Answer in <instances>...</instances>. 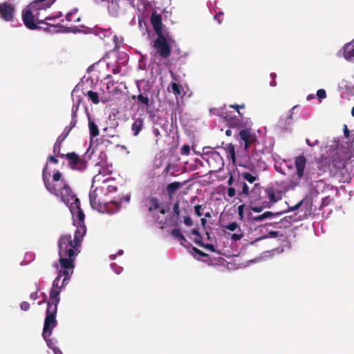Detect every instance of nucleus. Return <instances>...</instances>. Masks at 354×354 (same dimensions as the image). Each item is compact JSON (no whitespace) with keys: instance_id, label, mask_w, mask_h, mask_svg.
<instances>
[{"instance_id":"obj_1","label":"nucleus","mask_w":354,"mask_h":354,"mask_svg":"<svg viewBox=\"0 0 354 354\" xmlns=\"http://www.w3.org/2000/svg\"><path fill=\"white\" fill-rule=\"evenodd\" d=\"M295 165L296 167V174L292 176L290 180V186L295 188L300 184L301 179H304L307 183H310L313 179H316L322 173L329 171L333 175V169L329 160L327 158H322L316 162V167L318 171L315 172L316 169L314 167H309L305 171L306 165V158L304 155H300L295 158Z\"/></svg>"},{"instance_id":"obj_2","label":"nucleus","mask_w":354,"mask_h":354,"mask_svg":"<svg viewBox=\"0 0 354 354\" xmlns=\"http://www.w3.org/2000/svg\"><path fill=\"white\" fill-rule=\"evenodd\" d=\"M53 3L46 0H33L22 11L21 17L25 26L30 30L41 28L38 25L55 17H44L43 13ZM57 17H56L57 18Z\"/></svg>"},{"instance_id":"obj_3","label":"nucleus","mask_w":354,"mask_h":354,"mask_svg":"<svg viewBox=\"0 0 354 354\" xmlns=\"http://www.w3.org/2000/svg\"><path fill=\"white\" fill-rule=\"evenodd\" d=\"M78 246L73 244L71 235H62L60 236L58 248H59V262L63 270V275L64 276V282L71 277L75 267V259L77 254Z\"/></svg>"},{"instance_id":"obj_4","label":"nucleus","mask_w":354,"mask_h":354,"mask_svg":"<svg viewBox=\"0 0 354 354\" xmlns=\"http://www.w3.org/2000/svg\"><path fill=\"white\" fill-rule=\"evenodd\" d=\"M48 164L42 171V178L46 189L52 194L57 196L65 204L68 205L73 200L75 194L64 178L59 171H55L53 175V181L47 176Z\"/></svg>"},{"instance_id":"obj_5","label":"nucleus","mask_w":354,"mask_h":354,"mask_svg":"<svg viewBox=\"0 0 354 354\" xmlns=\"http://www.w3.org/2000/svg\"><path fill=\"white\" fill-rule=\"evenodd\" d=\"M235 133L240 142L243 143V150L248 159L255 161L260 160L263 151L257 149L259 142L256 133L251 129H242L239 132L236 131Z\"/></svg>"},{"instance_id":"obj_6","label":"nucleus","mask_w":354,"mask_h":354,"mask_svg":"<svg viewBox=\"0 0 354 354\" xmlns=\"http://www.w3.org/2000/svg\"><path fill=\"white\" fill-rule=\"evenodd\" d=\"M99 192H102L101 189L95 188L89 193V201L91 206L93 209H96L102 212H107L110 214L117 212L120 209V203L111 201L109 203H102L98 198Z\"/></svg>"},{"instance_id":"obj_7","label":"nucleus","mask_w":354,"mask_h":354,"mask_svg":"<svg viewBox=\"0 0 354 354\" xmlns=\"http://www.w3.org/2000/svg\"><path fill=\"white\" fill-rule=\"evenodd\" d=\"M152 47L155 50L156 55L161 59H168L171 54V47L163 35H158L153 41Z\"/></svg>"},{"instance_id":"obj_8","label":"nucleus","mask_w":354,"mask_h":354,"mask_svg":"<svg viewBox=\"0 0 354 354\" xmlns=\"http://www.w3.org/2000/svg\"><path fill=\"white\" fill-rule=\"evenodd\" d=\"M235 185H240L241 189H238L239 196H245L249 197L250 200H255L257 199V195H259L261 193L262 187L259 183L254 184V187L251 190L246 183L243 180H241L239 177L236 180H235Z\"/></svg>"},{"instance_id":"obj_9","label":"nucleus","mask_w":354,"mask_h":354,"mask_svg":"<svg viewBox=\"0 0 354 354\" xmlns=\"http://www.w3.org/2000/svg\"><path fill=\"white\" fill-rule=\"evenodd\" d=\"M68 162L69 167L73 170H77L80 171H84L88 165L87 160L84 157H80L75 152H70L64 155Z\"/></svg>"},{"instance_id":"obj_10","label":"nucleus","mask_w":354,"mask_h":354,"mask_svg":"<svg viewBox=\"0 0 354 354\" xmlns=\"http://www.w3.org/2000/svg\"><path fill=\"white\" fill-rule=\"evenodd\" d=\"M348 160V154L346 152H335L333 157L331 167L333 169V176L339 177V174H342L345 169L346 161Z\"/></svg>"},{"instance_id":"obj_11","label":"nucleus","mask_w":354,"mask_h":354,"mask_svg":"<svg viewBox=\"0 0 354 354\" xmlns=\"http://www.w3.org/2000/svg\"><path fill=\"white\" fill-rule=\"evenodd\" d=\"M59 290L53 289L50 292L46 316L55 317L57 311V305L59 302Z\"/></svg>"},{"instance_id":"obj_12","label":"nucleus","mask_w":354,"mask_h":354,"mask_svg":"<svg viewBox=\"0 0 354 354\" xmlns=\"http://www.w3.org/2000/svg\"><path fill=\"white\" fill-rule=\"evenodd\" d=\"M203 159H205L209 166L215 171L221 169L223 166V158L220 156L219 153L216 151H211L205 153Z\"/></svg>"},{"instance_id":"obj_13","label":"nucleus","mask_w":354,"mask_h":354,"mask_svg":"<svg viewBox=\"0 0 354 354\" xmlns=\"http://www.w3.org/2000/svg\"><path fill=\"white\" fill-rule=\"evenodd\" d=\"M70 203H71L70 209H71V214H73V216H75L77 217V218L79 221L80 225H84L85 216L83 212V210L82 209V208L80 207V201L79 198H77L75 196L73 200L71 201Z\"/></svg>"},{"instance_id":"obj_14","label":"nucleus","mask_w":354,"mask_h":354,"mask_svg":"<svg viewBox=\"0 0 354 354\" xmlns=\"http://www.w3.org/2000/svg\"><path fill=\"white\" fill-rule=\"evenodd\" d=\"M57 326V320L55 317L46 316L43 328L42 336L44 339L48 342V339L52 334L53 329Z\"/></svg>"},{"instance_id":"obj_15","label":"nucleus","mask_w":354,"mask_h":354,"mask_svg":"<svg viewBox=\"0 0 354 354\" xmlns=\"http://www.w3.org/2000/svg\"><path fill=\"white\" fill-rule=\"evenodd\" d=\"M15 8L10 3L4 2L0 4V17L6 21H11L13 19Z\"/></svg>"},{"instance_id":"obj_16","label":"nucleus","mask_w":354,"mask_h":354,"mask_svg":"<svg viewBox=\"0 0 354 354\" xmlns=\"http://www.w3.org/2000/svg\"><path fill=\"white\" fill-rule=\"evenodd\" d=\"M250 209L255 212H261L264 208L270 207L268 203H266V200H263L261 193L257 195V199L250 200Z\"/></svg>"},{"instance_id":"obj_17","label":"nucleus","mask_w":354,"mask_h":354,"mask_svg":"<svg viewBox=\"0 0 354 354\" xmlns=\"http://www.w3.org/2000/svg\"><path fill=\"white\" fill-rule=\"evenodd\" d=\"M151 23L157 35H163L162 17L160 15L153 12L151 15Z\"/></svg>"},{"instance_id":"obj_18","label":"nucleus","mask_w":354,"mask_h":354,"mask_svg":"<svg viewBox=\"0 0 354 354\" xmlns=\"http://www.w3.org/2000/svg\"><path fill=\"white\" fill-rule=\"evenodd\" d=\"M131 99L133 100H137V104L139 108L147 109L151 106L150 99L148 95L144 92L143 93H140L138 95H132Z\"/></svg>"},{"instance_id":"obj_19","label":"nucleus","mask_w":354,"mask_h":354,"mask_svg":"<svg viewBox=\"0 0 354 354\" xmlns=\"http://www.w3.org/2000/svg\"><path fill=\"white\" fill-rule=\"evenodd\" d=\"M263 191V194L261 195V197H263V200H266V203H268L269 207L276 203L278 201V198L276 196V192L274 188L272 187H268L266 189H261V191Z\"/></svg>"},{"instance_id":"obj_20","label":"nucleus","mask_w":354,"mask_h":354,"mask_svg":"<svg viewBox=\"0 0 354 354\" xmlns=\"http://www.w3.org/2000/svg\"><path fill=\"white\" fill-rule=\"evenodd\" d=\"M342 54L347 61H354V39L344 46L342 48Z\"/></svg>"},{"instance_id":"obj_21","label":"nucleus","mask_w":354,"mask_h":354,"mask_svg":"<svg viewBox=\"0 0 354 354\" xmlns=\"http://www.w3.org/2000/svg\"><path fill=\"white\" fill-rule=\"evenodd\" d=\"M223 114L225 115L223 118H225L229 127L236 129V131L238 132V130L242 127L241 120L236 116H231L227 113H223Z\"/></svg>"},{"instance_id":"obj_22","label":"nucleus","mask_w":354,"mask_h":354,"mask_svg":"<svg viewBox=\"0 0 354 354\" xmlns=\"http://www.w3.org/2000/svg\"><path fill=\"white\" fill-rule=\"evenodd\" d=\"M224 228L230 230V231H235L236 230H238V232L239 233H234L232 235V239L234 241H238L242 239L243 237V233L241 232V228L238 225V224L236 222H232L228 223L226 225L223 226Z\"/></svg>"},{"instance_id":"obj_23","label":"nucleus","mask_w":354,"mask_h":354,"mask_svg":"<svg viewBox=\"0 0 354 354\" xmlns=\"http://www.w3.org/2000/svg\"><path fill=\"white\" fill-rule=\"evenodd\" d=\"M86 232V229L85 225H80V227L76 230L74 234V239L73 240L75 245H77L78 247L80 245Z\"/></svg>"},{"instance_id":"obj_24","label":"nucleus","mask_w":354,"mask_h":354,"mask_svg":"<svg viewBox=\"0 0 354 354\" xmlns=\"http://www.w3.org/2000/svg\"><path fill=\"white\" fill-rule=\"evenodd\" d=\"M144 127V120L141 118H138L134 120L131 125V131L134 136H137L142 130Z\"/></svg>"},{"instance_id":"obj_25","label":"nucleus","mask_w":354,"mask_h":354,"mask_svg":"<svg viewBox=\"0 0 354 354\" xmlns=\"http://www.w3.org/2000/svg\"><path fill=\"white\" fill-rule=\"evenodd\" d=\"M167 91L168 92L173 93L176 97H183L185 95V92L183 91L182 86L179 84L174 82H172L170 84L167 88Z\"/></svg>"},{"instance_id":"obj_26","label":"nucleus","mask_w":354,"mask_h":354,"mask_svg":"<svg viewBox=\"0 0 354 354\" xmlns=\"http://www.w3.org/2000/svg\"><path fill=\"white\" fill-rule=\"evenodd\" d=\"M281 214H282L281 212L273 213L272 212L267 211L261 215L252 217L251 220H252V221L256 222V223L261 222L266 218H272L274 216L281 215Z\"/></svg>"},{"instance_id":"obj_27","label":"nucleus","mask_w":354,"mask_h":354,"mask_svg":"<svg viewBox=\"0 0 354 354\" xmlns=\"http://www.w3.org/2000/svg\"><path fill=\"white\" fill-rule=\"evenodd\" d=\"M183 186L180 182H174L168 184L166 187L167 194L170 198H172L176 192Z\"/></svg>"},{"instance_id":"obj_28","label":"nucleus","mask_w":354,"mask_h":354,"mask_svg":"<svg viewBox=\"0 0 354 354\" xmlns=\"http://www.w3.org/2000/svg\"><path fill=\"white\" fill-rule=\"evenodd\" d=\"M88 129H89V133L90 136L91 138H93L96 136H97L100 133L98 127L95 122L91 119V118L88 116Z\"/></svg>"},{"instance_id":"obj_29","label":"nucleus","mask_w":354,"mask_h":354,"mask_svg":"<svg viewBox=\"0 0 354 354\" xmlns=\"http://www.w3.org/2000/svg\"><path fill=\"white\" fill-rule=\"evenodd\" d=\"M225 149L227 152V158L231 159V160L233 163H235V162H236V151H235L234 145L232 143H230L226 145Z\"/></svg>"},{"instance_id":"obj_30","label":"nucleus","mask_w":354,"mask_h":354,"mask_svg":"<svg viewBox=\"0 0 354 354\" xmlns=\"http://www.w3.org/2000/svg\"><path fill=\"white\" fill-rule=\"evenodd\" d=\"M296 107H297V106H295L290 110V114L288 117L286 118L284 124L283 123L284 120L283 118H281L279 123L281 128L286 129L287 126L290 125L292 123V120H293V118H292L293 111L295 110V109Z\"/></svg>"},{"instance_id":"obj_31","label":"nucleus","mask_w":354,"mask_h":354,"mask_svg":"<svg viewBox=\"0 0 354 354\" xmlns=\"http://www.w3.org/2000/svg\"><path fill=\"white\" fill-rule=\"evenodd\" d=\"M235 180H236V179H234V176L232 174H230L229 179L227 180V185L230 186L227 189V195L230 198H233L236 194L235 187H232V185H235Z\"/></svg>"},{"instance_id":"obj_32","label":"nucleus","mask_w":354,"mask_h":354,"mask_svg":"<svg viewBox=\"0 0 354 354\" xmlns=\"http://www.w3.org/2000/svg\"><path fill=\"white\" fill-rule=\"evenodd\" d=\"M149 212H151L154 209H158L161 207V203L156 197H152L149 199Z\"/></svg>"},{"instance_id":"obj_33","label":"nucleus","mask_w":354,"mask_h":354,"mask_svg":"<svg viewBox=\"0 0 354 354\" xmlns=\"http://www.w3.org/2000/svg\"><path fill=\"white\" fill-rule=\"evenodd\" d=\"M63 274V270H60L59 272V274L57 275V277L55 279V280L53 281V288L51 290L53 289H55V290H59L60 291V289L62 288V286H64L67 282V281L70 279L68 278V279H66L64 283V280L62 281V283L61 286H59V281H60V279H61V277H62V275Z\"/></svg>"},{"instance_id":"obj_34","label":"nucleus","mask_w":354,"mask_h":354,"mask_svg":"<svg viewBox=\"0 0 354 354\" xmlns=\"http://www.w3.org/2000/svg\"><path fill=\"white\" fill-rule=\"evenodd\" d=\"M86 96L87 97L89 101L92 102L95 104H97L100 102V96L98 93L95 91H88L86 94Z\"/></svg>"},{"instance_id":"obj_35","label":"nucleus","mask_w":354,"mask_h":354,"mask_svg":"<svg viewBox=\"0 0 354 354\" xmlns=\"http://www.w3.org/2000/svg\"><path fill=\"white\" fill-rule=\"evenodd\" d=\"M241 176L243 178L244 180H246L250 183H253L258 179L257 175H253L252 174L249 172H243L241 174Z\"/></svg>"},{"instance_id":"obj_36","label":"nucleus","mask_w":354,"mask_h":354,"mask_svg":"<svg viewBox=\"0 0 354 354\" xmlns=\"http://www.w3.org/2000/svg\"><path fill=\"white\" fill-rule=\"evenodd\" d=\"M194 243L198 245L199 246H201V247L205 248V249H207L208 250H210L212 252L215 251L214 246L212 244H210V243L204 244L203 243L202 237H199L198 239H195Z\"/></svg>"},{"instance_id":"obj_37","label":"nucleus","mask_w":354,"mask_h":354,"mask_svg":"<svg viewBox=\"0 0 354 354\" xmlns=\"http://www.w3.org/2000/svg\"><path fill=\"white\" fill-rule=\"evenodd\" d=\"M62 143V141L57 139V141L55 143L54 147H53V153L59 157L64 158L65 154L61 153Z\"/></svg>"},{"instance_id":"obj_38","label":"nucleus","mask_w":354,"mask_h":354,"mask_svg":"<svg viewBox=\"0 0 354 354\" xmlns=\"http://www.w3.org/2000/svg\"><path fill=\"white\" fill-rule=\"evenodd\" d=\"M75 13H76V12H68L66 15V19L68 21H73V22L80 21V17H76Z\"/></svg>"},{"instance_id":"obj_39","label":"nucleus","mask_w":354,"mask_h":354,"mask_svg":"<svg viewBox=\"0 0 354 354\" xmlns=\"http://www.w3.org/2000/svg\"><path fill=\"white\" fill-rule=\"evenodd\" d=\"M171 234L178 240L184 239V235L182 234L180 230L177 228L172 230Z\"/></svg>"},{"instance_id":"obj_40","label":"nucleus","mask_w":354,"mask_h":354,"mask_svg":"<svg viewBox=\"0 0 354 354\" xmlns=\"http://www.w3.org/2000/svg\"><path fill=\"white\" fill-rule=\"evenodd\" d=\"M333 201V198L330 196H326L322 198L320 208H324L328 206Z\"/></svg>"},{"instance_id":"obj_41","label":"nucleus","mask_w":354,"mask_h":354,"mask_svg":"<svg viewBox=\"0 0 354 354\" xmlns=\"http://www.w3.org/2000/svg\"><path fill=\"white\" fill-rule=\"evenodd\" d=\"M70 131H71V129H68V127H66L64 129L62 133L57 138V139L59 140L60 141L63 142L66 138V137L68 136Z\"/></svg>"},{"instance_id":"obj_42","label":"nucleus","mask_w":354,"mask_h":354,"mask_svg":"<svg viewBox=\"0 0 354 354\" xmlns=\"http://www.w3.org/2000/svg\"><path fill=\"white\" fill-rule=\"evenodd\" d=\"M326 187V184L322 180H318L316 182V185L315 187V190L317 194H319V188H324Z\"/></svg>"},{"instance_id":"obj_43","label":"nucleus","mask_w":354,"mask_h":354,"mask_svg":"<svg viewBox=\"0 0 354 354\" xmlns=\"http://www.w3.org/2000/svg\"><path fill=\"white\" fill-rule=\"evenodd\" d=\"M173 210L174 213L176 216H178L180 215V206H179V201H177L173 206Z\"/></svg>"},{"instance_id":"obj_44","label":"nucleus","mask_w":354,"mask_h":354,"mask_svg":"<svg viewBox=\"0 0 354 354\" xmlns=\"http://www.w3.org/2000/svg\"><path fill=\"white\" fill-rule=\"evenodd\" d=\"M44 22L45 23H43V24H46L47 26L46 27H41V26H39V27L41 28V29L44 30L46 32L50 31V28L49 27H54V28H55V27H60L59 26H55V25L51 24H50L48 22H46V21ZM38 29L40 30V28H38Z\"/></svg>"},{"instance_id":"obj_45","label":"nucleus","mask_w":354,"mask_h":354,"mask_svg":"<svg viewBox=\"0 0 354 354\" xmlns=\"http://www.w3.org/2000/svg\"><path fill=\"white\" fill-rule=\"evenodd\" d=\"M190 153V148L189 146L187 145H184L181 148V154L182 155H189Z\"/></svg>"},{"instance_id":"obj_46","label":"nucleus","mask_w":354,"mask_h":354,"mask_svg":"<svg viewBox=\"0 0 354 354\" xmlns=\"http://www.w3.org/2000/svg\"><path fill=\"white\" fill-rule=\"evenodd\" d=\"M317 96L318 97V98L319 99H324L326 97V91L324 90V89H319L317 91Z\"/></svg>"},{"instance_id":"obj_47","label":"nucleus","mask_w":354,"mask_h":354,"mask_svg":"<svg viewBox=\"0 0 354 354\" xmlns=\"http://www.w3.org/2000/svg\"><path fill=\"white\" fill-rule=\"evenodd\" d=\"M183 222L187 226H192L193 225V222L189 216H185L183 217Z\"/></svg>"},{"instance_id":"obj_48","label":"nucleus","mask_w":354,"mask_h":354,"mask_svg":"<svg viewBox=\"0 0 354 354\" xmlns=\"http://www.w3.org/2000/svg\"><path fill=\"white\" fill-rule=\"evenodd\" d=\"M202 209V205H196L194 206L195 214L198 217H201L202 216V213L201 210Z\"/></svg>"},{"instance_id":"obj_49","label":"nucleus","mask_w":354,"mask_h":354,"mask_svg":"<svg viewBox=\"0 0 354 354\" xmlns=\"http://www.w3.org/2000/svg\"><path fill=\"white\" fill-rule=\"evenodd\" d=\"M20 308L22 310L27 311L30 308V304L27 301H22L20 304Z\"/></svg>"},{"instance_id":"obj_50","label":"nucleus","mask_w":354,"mask_h":354,"mask_svg":"<svg viewBox=\"0 0 354 354\" xmlns=\"http://www.w3.org/2000/svg\"><path fill=\"white\" fill-rule=\"evenodd\" d=\"M243 213H244V205H240L238 207V214L240 216L241 219H243Z\"/></svg>"},{"instance_id":"obj_51","label":"nucleus","mask_w":354,"mask_h":354,"mask_svg":"<svg viewBox=\"0 0 354 354\" xmlns=\"http://www.w3.org/2000/svg\"><path fill=\"white\" fill-rule=\"evenodd\" d=\"M192 250H193V251H194L195 253L198 254V255H200L201 257H207V256H208V254H206V253L203 252V251L200 250L199 249H198V248H195V247H193Z\"/></svg>"},{"instance_id":"obj_52","label":"nucleus","mask_w":354,"mask_h":354,"mask_svg":"<svg viewBox=\"0 0 354 354\" xmlns=\"http://www.w3.org/2000/svg\"><path fill=\"white\" fill-rule=\"evenodd\" d=\"M223 12H218V13H217L216 15H214V19L216 20H217V21H218V23L219 24H221V22H222V17H223Z\"/></svg>"},{"instance_id":"obj_53","label":"nucleus","mask_w":354,"mask_h":354,"mask_svg":"<svg viewBox=\"0 0 354 354\" xmlns=\"http://www.w3.org/2000/svg\"><path fill=\"white\" fill-rule=\"evenodd\" d=\"M244 104H242V105H238V104H232V105H230V108H233V109H235L237 111V113L241 115V113L239 112V109H243L244 108Z\"/></svg>"},{"instance_id":"obj_54","label":"nucleus","mask_w":354,"mask_h":354,"mask_svg":"<svg viewBox=\"0 0 354 354\" xmlns=\"http://www.w3.org/2000/svg\"><path fill=\"white\" fill-rule=\"evenodd\" d=\"M153 133L155 136V137L156 138V141L157 142L158 140L159 137L160 136V132L158 129L154 128L153 129Z\"/></svg>"},{"instance_id":"obj_55","label":"nucleus","mask_w":354,"mask_h":354,"mask_svg":"<svg viewBox=\"0 0 354 354\" xmlns=\"http://www.w3.org/2000/svg\"><path fill=\"white\" fill-rule=\"evenodd\" d=\"M48 160L50 161L52 163H54V164H57L58 163L57 158H56L54 156H49L48 157Z\"/></svg>"},{"instance_id":"obj_56","label":"nucleus","mask_w":354,"mask_h":354,"mask_svg":"<svg viewBox=\"0 0 354 354\" xmlns=\"http://www.w3.org/2000/svg\"><path fill=\"white\" fill-rule=\"evenodd\" d=\"M192 234L195 236V239H198L199 237H201V235L200 234V232L197 229H193L192 231Z\"/></svg>"},{"instance_id":"obj_57","label":"nucleus","mask_w":354,"mask_h":354,"mask_svg":"<svg viewBox=\"0 0 354 354\" xmlns=\"http://www.w3.org/2000/svg\"><path fill=\"white\" fill-rule=\"evenodd\" d=\"M274 169L277 172H279V173H280L281 174L285 175V172L283 171V170L282 169V168H281V167L280 165H274Z\"/></svg>"},{"instance_id":"obj_58","label":"nucleus","mask_w":354,"mask_h":354,"mask_svg":"<svg viewBox=\"0 0 354 354\" xmlns=\"http://www.w3.org/2000/svg\"><path fill=\"white\" fill-rule=\"evenodd\" d=\"M170 167H171V164L168 163V165L166 166V167L164 169V170L162 171V175H165V176L167 175V174L169 172Z\"/></svg>"},{"instance_id":"obj_59","label":"nucleus","mask_w":354,"mask_h":354,"mask_svg":"<svg viewBox=\"0 0 354 354\" xmlns=\"http://www.w3.org/2000/svg\"><path fill=\"white\" fill-rule=\"evenodd\" d=\"M77 123V119L76 118H72V120L71 122L70 126L68 127V129H71V131L72 129L76 125Z\"/></svg>"},{"instance_id":"obj_60","label":"nucleus","mask_w":354,"mask_h":354,"mask_svg":"<svg viewBox=\"0 0 354 354\" xmlns=\"http://www.w3.org/2000/svg\"><path fill=\"white\" fill-rule=\"evenodd\" d=\"M30 298L33 300H36L38 298L37 291L32 292L30 295Z\"/></svg>"},{"instance_id":"obj_61","label":"nucleus","mask_w":354,"mask_h":354,"mask_svg":"<svg viewBox=\"0 0 354 354\" xmlns=\"http://www.w3.org/2000/svg\"><path fill=\"white\" fill-rule=\"evenodd\" d=\"M344 136H345V137L348 138L349 134H350V131H349V130L348 129V128H347V126H346V125H344Z\"/></svg>"},{"instance_id":"obj_62","label":"nucleus","mask_w":354,"mask_h":354,"mask_svg":"<svg viewBox=\"0 0 354 354\" xmlns=\"http://www.w3.org/2000/svg\"><path fill=\"white\" fill-rule=\"evenodd\" d=\"M306 144H307L308 146H310V147H313V146H315V145H317V144L319 143L318 140H316V141L315 142V143H314V144H313V143H311V142H310V140H309V139H308V138L306 140Z\"/></svg>"},{"instance_id":"obj_63","label":"nucleus","mask_w":354,"mask_h":354,"mask_svg":"<svg viewBox=\"0 0 354 354\" xmlns=\"http://www.w3.org/2000/svg\"><path fill=\"white\" fill-rule=\"evenodd\" d=\"M301 205V201L296 204L294 207L290 208V210L293 211L297 209Z\"/></svg>"},{"instance_id":"obj_64","label":"nucleus","mask_w":354,"mask_h":354,"mask_svg":"<svg viewBox=\"0 0 354 354\" xmlns=\"http://www.w3.org/2000/svg\"><path fill=\"white\" fill-rule=\"evenodd\" d=\"M53 350L55 354H63L60 349L58 348L55 347L53 348Z\"/></svg>"}]
</instances>
